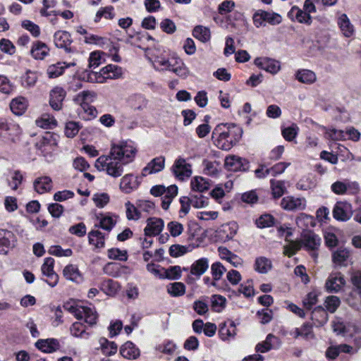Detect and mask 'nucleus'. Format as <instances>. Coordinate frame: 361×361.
<instances>
[{
    "instance_id": "cd10ccee",
    "label": "nucleus",
    "mask_w": 361,
    "mask_h": 361,
    "mask_svg": "<svg viewBox=\"0 0 361 361\" xmlns=\"http://www.w3.org/2000/svg\"><path fill=\"white\" fill-rule=\"evenodd\" d=\"M63 274L64 277L68 280L78 283L82 281V276L75 265L68 264L63 269Z\"/></svg>"
},
{
    "instance_id": "b1692460",
    "label": "nucleus",
    "mask_w": 361,
    "mask_h": 361,
    "mask_svg": "<svg viewBox=\"0 0 361 361\" xmlns=\"http://www.w3.org/2000/svg\"><path fill=\"white\" fill-rule=\"evenodd\" d=\"M139 183L136 177L132 174H128L123 176L120 183V188L125 193H130L137 189Z\"/></svg>"
},
{
    "instance_id": "58836bf2",
    "label": "nucleus",
    "mask_w": 361,
    "mask_h": 361,
    "mask_svg": "<svg viewBox=\"0 0 361 361\" xmlns=\"http://www.w3.org/2000/svg\"><path fill=\"white\" fill-rule=\"evenodd\" d=\"M70 331L71 335L75 337L87 339L90 336V333L86 331L85 326L81 322L73 323L70 328Z\"/></svg>"
},
{
    "instance_id": "20e7f679",
    "label": "nucleus",
    "mask_w": 361,
    "mask_h": 361,
    "mask_svg": "<svg viewBox=\"0 0 361 361\" xmlns=\"http://www.w3.org/2000/svg\"><path fill=\"white\" fill-rule=\"evenodd\" d=\"M301 241L304 247L310 252V255L316 260L318 257L317 250L321 244L319 236L311 231H307L302 233Z\"/></svg>"
},
{
    "instance_id": "6e6d98bb",
    "label": "nucleus",
    "mask_w": 361,
    "mask_h": 361,
    "mask_svg": "<svg viewBox=\"0 0 361 361\" xmlns=\"http://www.w3.org/2000/svg\"><path fill=\"white\" fill-rule=\"evenodd\" d=\"M26 108L23 98L16 99L11 102V109L16 115H21Z\"/></svg>"
},
{
    "instance_id": "49530a36",
    "label": "nucleus",
    "mask_w": 361,
    "mask_h": 361,
    "mask_svg": "<svg viewBox=\"0 0 361 361\" xmlns=\"http://www.w3.org/2000/svg\"><path fill=\"white\" fill-rule=\"evenodd\" d=\"M324 305L327 311L334 313L341 305V300L336 295L328 296L324 301Z\"/></svg>"
},
{
    "instance_id": "6e6552de",
    "label": "nucleus",
    "mask_w": 361,
    "mask_h": 361,
    "mask_svg": "<svg viewBox=\"0 0 361 361\" xmlns=\"http://www.w3.org/2000/svg\"><path fill=\"white\" fill-rule=\"evenodd\" d=\"M333 216L337 221H347L353 216L351 204L347 202H338L334 207Z\"/></svg>"
},
{
    "instance_id": "423d86ee",
    "label": "nucleus",
    "mask_w": 361,
    "mask_h": 361,
    "mask_svg": "<svg viewBox=\"0 0 361 361\" xmlns=\"http://www.w3.org/2000/svg\"><path fill=\"white\" fill-rule=\"evenodd\" d=\"M209 268V259L202 257L195 260L190 267V275L188 276L186 281L188 283H192L195 280L199 279Z\"/></svg>"
},
{
    "instance_id": "4c0bfd02",
    "label": "nucleus",
    "mask_w": 361,
    "mask_h": 361,
    "mask_svg": "<svg viewBox=\"0 0 361 361\" xmlns=\"http://www.w3.org/2000/svg\"><path fill=\"white\" fill-rule=\"evenodd\" d=\"M99 215L101 217L99 216H97V218L99 219V224H95L94 226L97 228H101L109 233L116 225V221H114L111 216H104L102 214H100Z\"/></svg>"
},
{
    "instance_id": "f3484780",
    "label": "nucleus",
    "mask_w": 361,
    "mask_h": 361,
    "mask_svg": "<svg viewBox=\"0 0 361 361\" xmlns=\"http://www.w3.org/2000/svg\"><path fill=\"white\" fill-rule=\"evenodd\" d=\"M219 335L224 341H229L235 336V325L233 321L228 320L219 324Z\"/></svg>"
},
{
    "instance_id": "a19ab883",
    "label": "nucleus",
    "mask_w": 361,
    "mask_h": 361,
    "mask_svg": "<svg viewBox=\"0 0 361 361\" xmlns=\"http://www.w3.org/2000/svg\"><path fill=\"white\" fill-rule=\"evenodd\" d=\"M324 136L326 139L340 141L345 140V132L342 130H338L334 128H325Z\"/></svg>"
},
{
    "instance_id": "338daca9",
    "label": "nucleus",
    "mask_w": 361,
    "mask_h": 361,
    "mask_svg": "<svg viewBox=\"0 0 361 361\" xmlns=\"http://www.w3.org/2000/svg\"><path fill=\"white\" fill-rule=\"evenodd\" d=\"M92 199L96 206L99 208H103L109 202V196L106 193L94 194Z\"/></svg>"
},
{
    "instance_id": "a18cd8bd",
    "label": "nucleus",
    "mask_w": 361,
    "mask_h": 361,
    "mask_svg": "<svg viewBox=\"0 0 361 361\" xmlns=\"http://www.w3.org/2000/svg\"><path fill=\"white\" fill-rule=\"evenodd\" d=\"M167 291L173 297L180 296L185 293V286L183 283L175 282L168 286Z\"/></svg>"
},
{
    "instance_id": "603ef678",
    "label": "nucleus",
    "mask_w": 361,
    "mask_h": 361,
    "mask_svg": "<svg viewBox=\"0 0 361 361\" xmlns=\"http://www.w3.org/2000/svg\"><path fill=\"white\" fill-rule=\"evenodd\" d=\"M298 130L299 128L297 125L293 123L290 126L283 128L281 133L283 138L286 140L290 142L295 139Z\"/></svg>"
},
{
    "instance_id": "4468645a",
    "label": "nucleus",
    "mask_w": 361,
    "mask_h": 361,
    "mask_svg": "<svg viewBox=\"0 0 361 361\" xmlns=\"http://www.w3.org/2000/svg\"><path fill=\"white\" fill-rule=\"evenodd\" d=\"M281 341L279 337L269 334L267 336L266 339L256 345L257 352L262 353H267L272 349H278L281 346Z\"/></svg>"
},
{
    "instance_id": "ea45409f",
    "label": "nucleus",
    "mask_w": 361,
    "mask_h": 361,
    "mask_svg": "<svg viewBox=\"0 0 361 361\" xmlns=\"http://www.w3.org/2000/svg\"><path fill=\"white\" fill-rule=\"evenodd\" d=\"M271 188L274 198H279L286 192L285 181L283 180H271Z\"/></svg>"
},
{
    "instance_id": "052dcab7",
    "label": "nucleus",
    "mask_w": 361,
    "mask_h": 361,
    "mask_svg": "<svg viewBox=\"0 0 361 361\" xmlns=\"http://www.w3.org/2000/svg\"><path fill=\"white\" fill-rule=\"evenodd\" d=\"M49 255H54L56 257H69L73 254V251L71 249L63 250L59 245H52L48 250Z\"/></svg>"
},
{
    "instance_id": "aec40b11",
    "label": "nucleus",
    "mask_w": 361,
    "mask_h": 361,
    "mask_svg": "<svg viewBox=\"0 0 361 361\" xmlns=\"http://www.w3.org/2000/svg\"><path fill=\"white\" fill-rule=\"evenodd\" d=\"M312 324L316 327L324 326L328 321V314L321 305L316 307L311 313Z\"/></svg>"
},
{
    "instance_id": "37998d69",
    "label": "nucleus",
    "mask_w": 361,
    "mask_h": 361,
    "mask_svg": "<svg viewBox=\"0 0 361 361\" xmlns=\"http://www.w3.org/2000/svg\"><path fill=\"white\" fill-rule=\"evenodd\" d=\"M164 273V278L170 280H176L181 276V268L179 266L170 267L169 269L161 268Z\"/></svg>"
},
{
    "instance_id": "09e8293b",
    "label": "nucleus",
    "mask_w": 361,
    "mask_h": 361,
    "mask_svg": "<svg viewBox=\"0 0 361 361\" xmlns=\"http://www.w3.org/2000/svg\"><path fill=\"white\" fill-rule=\"evenodd\" d=\"M316 180L310 176L302 178L297 183V188L302 190L313 189L316 187Z\"/></svg>"
},
{
    "instance_id": "f704fd0d",
    "label": "nucleus",
    "mask_w": 361,
    "mask_h": 361,
    "mask_svg": "<svg viewBox=\"0 0 361 361\" xmlns=\"http://www.w3.org/2000/svg\"><path fill=\"white\" fill-rule=\"evenodd\" d=\"M295 76L299 82L305 84H312L316 81V75L310 70L298 71Z\"/></svg>"
},
{
    "instance_id": "a211bd4d",
    "label": "nucleus",
    "mask_w": 361,
    "mask_h": 361,
    "mask_svg": "<svg viewBox=\"0 0 361 361\" xmlns=\"http://www.w3.org/2000/svg\"><path fill=\"white\" fill-rule=\"evenodd\" d=\"M37 348L44 353H51L61 348L59 340L56 338L39 339L35 343Z\"/></svg>"
},
{
    "instance_id": "3c124183",
    "label": "nucleus",
    "mask_w": 361,
    "mask_h": 361,
    "mask_svg": "<svg viewBox=\"0 0 361 361\" xmlns=\"http://www.w3.org/2000/svg\"><path fill=\"white\" fill-rule=\"evenodd\" d=\"M193 36L204 42L209 40L210 37V32L207 27L196 26L193 30Z\"/></svg>"
},
{
    "instance_id": "ddd939ff",
    "label": "nucleus",
    "mask_w": 361,
    "mask_h": 361,
    "mask_svg": "<svg viewBox=\"0 0 361 361\" xmlns=\"http://www.w3.org/2000/svg\"><path fill=\"white\" fill-rule=\"evenodd\" d=\"M15 235L11 231L0 229V255H6L14 246Z\"/></svg>"
},
{
    "instance_id": "1a4fd4ad",
    "label": "nucleus",
    "mask_w": 361,
    "mask_h": 361,
    "mask_svg": "<svg viewBox=\"0 0 361 361\" xmlns=\"http://www.w3.org/2000/svg\"><path fill=\"white\" fill-rule=\"evenodd\" d=\"M238 225L235 222H230L221 225L216 231L215 237L219 241L226 242L231 240L236 234Z\"/></svg>"
},
{
    "instance_id": "f8f14e48",
    "label": "nucleus",
    "mask_w": 361,
    "mask_h": 361,
    "mask_svg": "<svg viewBox=\"0 0 361 361\" xmlns=\"http://www.w3.org/2000/svg\"><path fill=\"white\" fill-rule=\"evenodd\" d=\"M280 204L283 209L287 211L303 210L306 207L305 199L293 196L284 197Z\"/></svg>"
},
{
    "instance_id": "473e14b6",
    "label": "nucleus",
    "mask_w": 361,
    "mask_h": 361,
    "mask_svg": "<svg viewBox=\"0 0 361 361\" xmlns=\"http://www.w3.org/2000/svg\"><path fill=\"white\" fill-rule=\"evenodd\" d=\"M126 214L128 220L137 221L142 218V214L140 212V208L137 207V202L135 204L128 201L125 203Z\"/></svg>"
},
{
    "instance_id": "a878e982",
    "label": "nucleus",
    "mask_w": 361,
    "mask_h": 361,
    "mask_svg": "<svg viewBox=\"0 0 361 361\" xmlns=\"http://www.w3.org/2000/svg\"><path fill=\"white\" fill-rule=\"evenodd\" d=\"M121 355L126 359H137L140 356V350L131 341L125 343L120 349Z\"/></svg>"
},
{
    "instance_id": "5701e85b",
    "label": "nucleus",
    "mask_w": 361,
    "mask_h": 361,
    "mask_svg": "<svg viewBox=\"0 0 361 361\" xmlns=\"http://www.w3.org/2000/svg\"><path fill=\"white\" fill-rule=\"evenodd\" d=\"M35 190L39 194L49 192L52 188V180L49 176H42L36 178L33 183Z\"/></svg>"
},
{
    "instance_id": "13d9d810",
    "label": "nucleus",
    "mask_w": 361,
    "mask_h": 361,
    "mask_svg": "<svg viewBox=\"0 0 361 361\" xmlns=\"http://www.w3.org/2000/svg\"><path fill=\"white\" fill-rule=\"evenodd\" d=\"M226 298L221 295H214L212 298V309L220 312L225 307Z\"/></svg>"
},
{
    "instance_id": "2eb2a0df",
    "label": "nucleus",
    "mask_w": 361,
    "mask_h": 361,
    "mask_svg": "<svg viewBox=\"0 0 361 361\" xmlns=\"http://www.w3.org/2000/svg\"><path fill=\"white\" fill-rule=\"evenodd\" d=\"M345 284L343 276L341 273L331 274L326 281L325 287L329 293H337Z\"/></svg>"
},
{
    "instance_id": "9b49d317",
    "label": "nucleus",
    "mask_w": 361,
    "mask_h": 361,
    "mask_svg": "<svg viewBox=\"0 0 361 361\" xmlns=\"http://www.w3.org/2000/svg\"><path fill=\"white\" fill-rule=\"evenodd\" d=\"M147 226L144 229L146 236L152 237L160 234L164 227V221L161 218L149 217L147 219Z\"/></svg>"
},
{
    "instance_id": "4be33fe9",
    "label": "nucleus",
    "mask_w": 361,
    "mask_h": 361,
    "mask_svg": "<svg viewBox=\"0 0 361 361\" xmlns=\"http://www.w3.org/2000/svg\"><path fill=\"white\" fill-rule=\"evenodd\" d=\"M108 235L99 230H92L88 233L89 243L95 249H102L105 246V238Z\"/></svg>"
},
{
    "instance_id": "69168bd1",
    "label": "nucleus",
    "mask_w": 361,
    "mask_h": 361,
    "mask_svg": "<svg viewBox=\"0 0 361 361\" xmlns=\"http://www.w3.org/2000/svg\"><path fill=\"white\" fill-rule=\"evenodd\" d=\"M190 204L195 208H202L208 204V198L202 195L191 196Z\"/></svg>"
},
{
    "instance_id": "7ed1b4c3",
    "label": "nucleus",
    "mask_w": 361,
    "mask_h": 361,
    "mask_svg": "<svg viewBox=\"0 0 361 361\" xmlns=\"http://www.w3.org/2000/svg\"><path fill=\"white\" fill-rule=\"evenodd\" d=\"M178 187L176 185H171L168 187L164 185H157L150 189V193L154 197H161V207L164 210H167L169 206L178 195Z\"/></svg>"
},
{
    "instance_id": "774afa93",
    "label": "nucleus",
    "mask_w": 361,
    "mask_h": 361,
    "mask_svg": "<svg viewBox=\"0 0 361 361\" xmlns=\"http://www.w3.org/2000/svg\"><path fill=\"white\" fill-rule=\"evenodd\" d=\"M192 307L195 312L199 315H204L209 310L207 302L201 300L195 301Z\"/></svg>"
},
{
    "instance_id": "680f3d73",
    "label": "nucleus",
    "mask_w": 361,
    "mask_h": 361,
    "mask_svg": "<svg viewBox=\"0 0 361 361\" xmlns=\"http://www.w3.org/2000/svg\"><path fill=\"white\" fill-rule=\"evenodd\" d=\"M296 224L301 228H307L309 226H314L313 218L304 213L300 214V215L296 219Z\"/></svg>"
},
{
    "instance_id": "864d4df0",
    "label": "nucleus",
    "mask_w": 361,
    "mask_h": 361,
    "mask_svg": "<svg viewBox=\"0 0 361 361\" xmlns=\"http://www.w3.org/2000/svg\"><path fill=\"white\" fill-rule=\"evenodd\" d=\"M48 47L44 43H37L32 49L31 53L37 59H42L48 52Z\"/></svg>"
},
{
    "instance_id": "c85d7f7f",
    "label": "nucleus",
    "mask_w": 361,
    "mask_h": 361,
    "mask_svg": "<svg viewBox=\"0 0 361 361\" xmlns=\"http://www.w3.org/2000/svg\"><path fill=\"white\" fill-rule=\"evenodd\" d=\"M204 173L208 176H216L221 171L222 166L221 161L216 160H205L204 161Z\"/></svg>"
},
{
    "instance_id": "39448f33",
    "label": "nucleus",
    "mask_w": 361,
    "mask_h": 361,
    "mask_svg": "<svg viewBox=\"0 0 361 361\" xmlns=\"http://www.w3.org/2000/svg\"><path fill=\"white\" fill-rule=\"evenodd\" d=\"M171 170L175 178L180 181L188 179L192 173V165L186 159H176Z\"/></svg>"
},
{
    "instance_id": "f03ea898",
    "label": "nucleus",
    "mask_w": 361,
    "mask_h": 361,
    "mask_svg": "<svg viewBox=\"0 0 361 361\" xmlns=\"http://www.w3.org/2000/svg\"><path fill=\"white\" fill-rule=\"evenodd\" d=\"M126 159H96L94 166L100 171H106L113 177L121 176L123 172V166L128 164Z\"/></svg>"
},
{
    "instance_id": "412c9836",
    "label": "nucleus",
    "mask_w": 361,
    "mask_h": 361,
    "mask_svg": "<svg viewBox=\"0 0 361 361\" xmlns=\"http://www.w3.org/2000/svg\"><path fill=\"white\" fill-rule=\"evenodd\" d=\"M212 185V181L202 176L194 177L190 182L192 190L198 192L207 191Z\"/></svg>"
},
{
    "instance_id": "7c9ffc66",
    "label": "nucleus",
    "mask_w": 361,
    "mask_h": 361,
    "mask_svg": "<svg viewBox=\"0 0 361 361\" xmlns=\"http://www.w3.org/2000/svg\"><path fill=\"white\" fill-rule=\"evenodd\" d=\"M65 97V93L62 88L56 87L54 89L51 94L50 104L55 110H59L61 108L62 102Z\"/></svg>"
},
{
    "instance_id": "c756f323",
    "label": "nucleus",
    "mask_w": 361,
    "mask_h": 361,
    "mask_svg": "<svg viewBox=\"0 0 361 361\" xmlns=\"http://www.w3.org/2000/svg\"><path fill=\"white\" fill-rule=\"evenodd\" d=\"M165 159H152L142 169V175L146 176L163 170L165 166Z\"/></svg>"
},
{
    "instance_id": "8fccbe9b",
    "label": "nucleus",
    "mask_w": 361,
    "mask_h": 361,
    "mask_svg": "<svg viewBox=\"0 0 361 361\" xmlns=\"http://www.w3.org/2000/svg\"><path fill=\"white\" fill-rule=\"evenodd\" d=\"M137 202L141 214L142 212L148 214H152L154 213L155 210V204L153 202L147 200H138Z\"/></svg>"
},
{
    "instance_id": "de8ad7c7",
    "label": "nucleus",
    "mask_w": 361,
    "mask_h": 361,
    "mask_svg": "<svg viewBox=\"0 0 361 361\" xmlns=\"http://www.w3.org/2000/svg\"><path fill=\"white\" fill-rule=\"evenodd\" d=\"M166 228L170 235L173 238L179 236L184 230L183 224L176 221L169 222L166 225Z\"/></svg>"
},
{
    "instance_id": "2f4dec72",
    "label": "nucleus",
    "mask_w": 361,
    "mask_h": 361,
    "mask_svg": "<svg viewBox=\"0 0 361 361\" xmlns=\"http://www.w3.org/2000/svg\"><path fill=\"white\" fill-rule=\"evenodd\" d=\"M350 251L347 248L339 247L332 254L333 262L340 266H345L350 257Z\"/></svg>"
},
{
    "instance_id": "79ce46f5",
    "label": "nucleus",
    "mask_w": 361,
    "mask_h": 361,
    "mask_svg": "<svg viewBox=\"0 0 361 361\" xmlns=\"http://www.w3.org/2000/svg\"><path fill=\"white\" fill-rule=\"evenodd\" d=\"M275 218L269 214L261 215L255 220V224L258 228H264L273 226L275 224Z\"/></svg>"
},
{
    "instance_id": "393cba45",
    "label": "nucleus",
    "mask_w": 361,
    "mask_h": 361,
    "mask_svg": "<svg viewBox=\"0 0 361 361\" xmlns=\"http://www.w3.org/2000/svg\"><path fill=\"white\" fill-rule=\"evenodd\" d=\"M338 25L342 35L345 37H350L355 32L353 25L345 14H342L338 19Z\"/></svg>"
},
{
    "instance_id": "c9c22d12",
    "label": "nucleus",
    "mask_w": 361,
    "mask_h": 361,
    "mask_svg": "<svg viewBox=\"0 0 361 361\" xmlns=\"http://www.w3.org/2000/svg\"><path fill=\"white\" fill-rule=\"evenodd\" d=\"M226 271V269L221 262L213 263L211 266V274L213 278L211 286H215L216 281H219Z\"/></svg>"
},
{
    "instance_id": "9d476101",
    "label": "nucleus",
    "mask_w": 361,
    "mask_h": 361,
    "mask_svg": "<svg viewBox=\"0 0 361 361\" xmlns=\"http://www.w3.org/2000/svg\"><path fill=\"white\" fill-rule=\"evenodd\" d=\"M254 63L258 68L274 75L281 70V64L279 61L267 57H259L255 59Z\"/></svg>"
},
{
    "instance_id": "dca6fc26",
    "label": "nucleus",
    "mask_w": 361,
    "mask_h": 361,
    "mask_svg": "<svg viewBox=\"0 0 361 361\" xmlns=\"http://www.w3.org/2000/svg\"><path fill=\"white\" fill-rule=\"evenodd\" d=\"M331 190L337 195H343L347 191L355 192L359 190V185L355 182L336 181L331 186Z\"/></svg>"
},
{
    "instance_id": "0e129e2a",
    "label": "nucleus",
    "mask_w": 361,
    "mask_h": 361,
    "mask_svg": "<svg viewBox=\"0 0 361 361\" xmlns=\"http://www.w3.org/2000/svg\"><path fill=\"white\" fill-rule=\"evenodd\" d=\"M157 350L161 353L172 355L176 350V345L171 341H167L157 346Z\"/></svg>"
},
{
    "instance_id": "e2e57ef3",
    "label": "nucleus",
    "mask_w": 361,
    "mask_h": 361,
    "mask_svg": "<svg viewBox=\"0 0 361 361\" xmlns=\"http://www.w3.org/2000/svg\"><path fill=\"white\" fill-rule=\"evenodd\" d=\"M257 316L260 323L263 324H268L273 318V312L268 308L262 309L257 311Z\"/></svg>"
},
{
    "instance_id": "bf43d9fd",
    "label": "nucleus",
    "mask_w": 361,
    "mask_h": 361,
    "mask_svg": "<svg viewBox=\"0 0 361 361\" xmlns=\"http://www.w3.org/2000/svg\"><path fill=\"white\" fill-rule=\"evenodd\" d=\"M216 146L222 149L227 150L232 147V141L228 137V133L220 134L216 141Z\"/></svg>"
},
{
    "instance_id": "72a5a7b5",
    "label": "nucleus",
    "mask_w": 361,
    "mask_h": 361,
    "mask_svg": "<svg viewBox=\"0 0 361 361\" xmlns=\"http://www.w3.org/2000/svg\"><path fill=\"white\" fill-rule=\"evenodd\" d=\"M100 348L105 355L111 356L117 352V345L114 342L109 341L106 338L102 337L99 340Z\"/></svg>"
},
{
    "instance_id": "bb28decb",
    "label": "nucleus",
    "mask_w": 361,
    "mask_h": 361,
    "mask_svg": "<svg viewBox=\"0 0 361 361\" xmlns=\"http://www.w3.org/2000/svg\"><path fill=\"white\" fill-rule=\"evenodd\" d=\"M272 262L265 257H257L253 265L254 269L262 274H267L272 269Z\"/></svg>"
},
{
    "instance_id": "e433bc0d",
    "label": "nucleus",
    "mask_w": 361,
    "mask_h": 361,
    "mask_svg": "<svg viewBox=\"0 0 361 361\" xmlns=\"http://www.w3.org/2000/svg\"><path fill=\"white\" fill-rule=\"evenodd\" d=\"M289 16H295L296 20L300 23L310 24L311 23V17L305 11H302L296 7H293L288 13Z\"/></svg>"
},
{
    "instance_id": "5fc2aeb1",
    "label": "nucleus",
    "mask_w": 361,
    "mask_h": 361,
    "mask_svg": "<svg viewBox=\"0 0 361 361\" xmlns=\"http://www.w3.org/2000/svg\"><path fill=\"white\" fill-rule=\"evenodd\" d=\"M224 166L230 171H238L243 169L241 159H224Z\"/></svg>"
},
{
    "instance_id": "6ab92c4d",
    "label": "nucleus",
    "mask_w": 361,
    "mask_h": 361,
    "mask_svg": "<svg viewBox=\"0 0 361 361\" xmlns=\"http://www.w3.org/2000/svg\"><path fill=\"white\" fill-rule=\"evenodd\" d=\"M326 155H330L331 158L346 157L353 156L349 150L343 145L334 144L331 146V151H322L320 158H325Z\"/></svg>"
},
{
    "instance_id": "c03bdc74",
    "label": "nucleus",
    "mask_w": 361,
    "mask_h": 361,
    "mask_svg": "<svg viewBox=\"0 0 361 361\" xmlns=\"http://www.w3.org/2000/svg\"><path fill=\"white\" fill-rule=\"evenodd\" d=\"M190 246H184L178 244L172 245L169 250V255L173 257H180L191 251Z\"/></svg>"
},
{
    "instance_id": "f257e3e1",
    "label": "nucleus",
    "mask_w": 361,
    "mask_h": 361,
    "mask_svg": "<svg viewBox=\"0 0 361 361\" xmlns=\"http://www.w3.org/2000/svg\"><path fill=\"white\" fill-rule=\"evenodd\" d=\"M63 308L73 314L78 319H84L85 322L90 326H93L97 323V314L94 308L79 306L72 300L65 302Z\"/></svg>"
},
{
    "instance_id": "4d7b16f0",
    "label": "nucleus",
    "mask_w": 361,
    "mask_h": 361,
    "mask_svg": "<svg viewBox=\"0 0 361 361\" xmlns=\"http://www.w3.org/2000/svg\"><path fill=\"white\" fill-rule=\"evenodd\" d=\"M108 257L111 259L126 261L128 259L127 252L121 250L118 248H111L108 250Z\"/></svg>"
},
{
    "instance_id": "0eeeda50",
    "label": "nucleus",
    "mask_w": 361,
    "mask_h": 361,
    "mask_svg": "<svg viewBox=\"0 0 361 361\" xmlns=\"http://www.w3.org/2000/svg\"><path fill=\"white\" fill-rule=\"evenodd\" d=\"M54 259L52 257H47L41 268L43 276L47 278L45 281L51 287L56 286L59 281V276L54 271Z\"/></svg>"
}]
</instances>
